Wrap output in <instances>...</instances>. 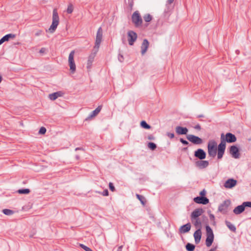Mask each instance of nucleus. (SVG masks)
Returning a JSON list of instances; mask_svg holds the SVG:
<instances>
[{
  "instance_id": "f257e3e1",
  "label": "nucleus",
  "mask_w": 251,
  "mask_h": 251,
  "mask_svg": "<svg viewBox=\"0 0 251 251\" xmlns=\"http://www.w3.org/2000/svg\"><path fill=\"white\" fill-rule=\"evenodd\" d=\"M59 18L58 16V14L57 13V11L56 9H54L53 10L52 13V22L51 25L49 28V31L53 33L57 28V27L59 24Z\"/></svg>"
},
{
  "instance_id": "f03ea898",
  "label": "nucleus",
  "mask_w": 251,
  "mask_h": 251,
  "mask_svg": "<svg viewBox=\"0 0 251 251\" xmlns=\"http://www.w3.org/2000/svg\"><path fill=\"white\" fill-rule=\"evenodd\" d=\"M221 143H223L226 146V142L229 143H234L236 141L237 138L234 134L228 132L225 136L223 133L221 135Z\"/></svg>"
},
{
  "instance_id": "7ed1b4c3",
  "label": "nucleus",
  "mask_w": 251,
  "mask_h": 251,
  "mask_svg": "<svg viewBox=\"0 0 251 251\" xmlns=\"http://www.w3.org/2000/svg\"><path fill=\"white\" fill-rule=\"evenodd\" d=\"M207 148L209 156L213 158L215 157L218 150L217 143L213 140H210L208 143Z\"/></svg>"
},
{
  "instance_id": "20e7f679",
  "label": "nucleus",
  "mask_w": 251,
  "mask_h": 251,
  "mask_svg": "<svg viewBox=\"0 0 251 251\" xmlns=\"http://www.w3.org/2000/svg\"><path fill=\"white\" fill-rule=\"evenodd\" d=\"M205 228L206 235L205 244L207 247H209L213 242L214 235L212 228L209 226H206Z\"/></svg>"
},
{
  "instance_id": "39448f33",
  "label": "nucleus",
  "mask_w": 251,
  "mask_h": 251,
  "mask_svg": "<svg viewBox=\"0 0 251 251\" xmlns=\"http://www.w3.org/2000/svg\"><path fill=\"white\" fill-rule=\"evenodd\" d=\"M131 20L132 23L136 27H139L142 24V19L139 11H136L133 13L131 16Z\"/></svg>"
},
{
  "instance_id": "423d86ee",
  "label": "nucleus",
  "mask_w": 251,
  "mask_h": 251,
  "mask_svg": "<svg viewBox=\"0 0 251 251\" xmlns=\"http://www.w3.org/2000/svg\"><path fill=\"white\" fill-rule=\"evenodd\" d=\"M102 39V29L101 27H100L97 31L96 38L95 43V46L93 48L94 50H99L101 42Z\"/></svg>"
},
{
  "instance_id": "0eeeda50",
  "label": "nucleus",
  "mask_w": 251,
  "mask_h": 251,
  "mask_svg": "<svg viewBox=\"0 0 251 251\" xmlns=\"http://www.w3.org/2000/svg\"><path fill=\"white\" fill-rule=\"evenodd\" d=\"M231 204L229 200H225L218 207V210L223 214H226L228 212V208Z\"/></svg>"
},
{
  "instance_id": "6e6552de",
  "label": "nucleus",
  "mask_w": 251,
  "mask_h": 251,
  "mask_svg": "<svg viewBox=\"0 0 251 251\" xmlns=\"http://www.w3.org/2000/svg\"><path fill=\"white\" fill-rule=\"evenodd\" d=\"M75 53V51L72 50L69 54L68 59L70 70L72 73H74L76 70L75 64L74 61Z\"/></svg>"
},
{
  "instance_id": "1a4fd4ad",
  "label": "nucleus",
  "mask_w": 251,
  "mask_h": 251,
  "mask_svg": "<svg viewBox=\"0 0 251 251\" xmlns=\"http://www.w3.org/2000/svg\"><path fill=\"white\" fill-rule=\"evenodd\" d=\"M186 138L190 142L195 145H200L203 143L202 139L194 135H188Z\"/></svg>"
},
{
  "instance_id": "9d476101",
  "label": "nucleus",
  "mask_w": 251,
  "mask_h": 251,
  "mask_svg": "<svg viewBox=\"0 0 251 251\" xmlns=\"http://www.w3.org/2000/svg\"><path fill=\"white\" fill-rule=\"evenodd\" d=\"M127 37L129 45L132 46L137 38V34L134 31L129 30L127 32Z\"/></svg>"
},
{
  "instance_id": "9b49d317",
  "label": "nucleus",
  "mask_w": 251,
  "mask_h": 251,
  "mask_svg": "<svg viewBox=\"0 0 251 251\" xmlns=\"http://www.w3.org/2000/svg\"><path fill=\"white\" fill-rule=\"evenodd\" d=\"M229 151L232 157L236 159L240 157L239 150L236 146L233 145L230 146Z\"/></svg>"
},
{
  "instance_id": "f8f14e48",
  "label": "nucleus",
  "mask_w": 251,
  "mask_h": 251,
  "mask_svg": "<svg viewBox=\"0 0 251 251\" xmlns=\"http://www.w3.org/2000/svg\"><path fill=\"white\" fill-rule=\"evenodd\" d=\"M226 146L224 145L223 143H220L218 147V153H217V158L219 159H221L223 155L224 154L225 150H226Z\"/></svg>"
},
{
  "instance_id": "ddd939ff",
  "label": "nucleus",
  "mask_w": 251,
  "mask_h": 251,
  "mask_svg": "<svg viewBox=\"0 0 251 251\" xmlns=\"http://www.w3.org/2000/svg\"><path fill=\"white\" fill-rule=\"evenodd\" d=\"M237 181L233 178L228 179L224 183V187L227 189H231L236 185Z\"/></svg>"
},
{
  "instance_id": "4468645a",
  "label": "nucleus",
  "mask_w": 251,
  "mask_h": 251,
  "mask_svg": "<svg viewBox=\"0 0 251 251\" xmlns=\"http://www.w3.org/2000/svg\"><path fill=\"white\" fill-rule=\"evenodd\" d=\"M206 152L203 150L199 149L194 152V156L200 160H203L206 158Z\"/></svg>"
},
{
  "instance_id": "2eb2a0df",
  "label": "nucleus",
  "mask_w": 251,
  "mask_h": 251,
  "mask_svg": "<svg viewBox=\"0 0 251 251\" xmlns=\"http://www.w3.org/2000/svg\"><path fill=\"white\" fill-rule=\"evenodd\" d=\"M209 165V162L207 160H200L195 162V166L200 169H203Z\"/></svg>"
},
{
  "instance_id": "dca6fc26",
  "label": "nucleus",
  "mask_w": 251,
  "mask_h": 251,
  "mask_svg": "<svg viewBox=\"0 0 251 251\" xmlns=\"http://www.w3.org/2000/svg\"><path fill=\"white\" fill-rule=\"evenodd\" d=\"M98 50L93 49V52L89 55L87 61V68H90Z\"/></svg>"
},
{
  "instance_id": "f3484780",
  "label": "nucleus",
  "mask_w": 251,
  "mask_h": 251,
  "mask_svg": "<svg viewBox=\"0 0 251 251\" xmlns=\"http://www.w3.org/2000/svg\"><path fill=\"white\" fill-rule=\"evenodd\" d=\"M194 201L199 204H206L209 202V200L205 197H197L194 198Z\"/></svg>"
},
{
  "instance_id": "a211bd4d",
  "label": "nucleus",
  "mask_w": 251,
  "mask_h": 251,
  "mask_svg": "<svg viewBox=\"0 0 251 251\" xmlns=\"http://www.w3.org/2000/svg\"><path fill=\"white\" fill-rule=\"evenodd\" d=\"M203 212L204 211L202 208H197L192 212L190 218H192L193 219L199 218V216H200Z\"/></svg>"
},
{
  "instance_id": "6ab92c4d",
  "label": "nucleus",
  "mask_w": 251,
  "mask_h": 251,
  "mask_svg": "<svg viewBox=\"0 0 251 251\" xmlns=\"http://www.w3.org/2000/svg\"><path fill=\"white\" fill-rule=\"evenodd\" d=\"M194 237L196 244H197L199 243L201 238V229H200V228L197 229L196 231L194 233Z\"/></svg>"
},
{
  "instance_id": "aec40b11",
  "label": "nucleus",
  "mask_w": 251,
  "mask_h": 251,
  "mask_svg": "<svg viewBox=\"0 0 251 251\" xmlns=\"http://www.w3.org/2000/svg\"><path fill=\"white\" fill-rule=\"evenodd\" d=\"M176 131L178 135H184L187 133L188 130L185 127L177 126L176 127Z\"/></svg>"
},
{
  "instance_id": "412c9836",
  "label": "nucleus",
  "mask_w": 251,
  "mask_h": 251,
  "mask_svg": "<svg viewBox=\"0 0 251 251\" xmlns=\"http://www.w3.org/2000/svg\"><path fill=\"white\" fill-rule=\"evenodd\" d=\"M191 224L190 223H188L182 226L179 229V231L180 233H185L190 231L191 229Z\"/></svg>"
},
{
  "instance_id": "4be33fe9",
  "label": "nucleus",
  "mask_w": 251,
  "mask_h": 251,
  "mask_svg": "<svg viewBox=\"0 0 251 251\" xmlns=\"http://www.w3.org/2000/svg\"><path fill=\"white\" fill-rule=\"evenodd\" d=\"M149 46V42L147 39H145L143 40L141 45V54L144 55L147 51Z\"/></svg>"
},
{
  "instance_id": "5701e85b",
  "label": "nucleus",
  "mask_w": 251,
  "mask_h": 251,
  "mask_svg": "<svg viewBox=\"0 0 251 251\" xmlns=\"http://www.w3.org/2000/svg\"><path fill=\"white\" fill-rule=\"evenodd\" d=\"M102 109V106H98L94 111L92 112L90 115L86 119V120H88L92 119V118L97 116L101 111Z\"/></svg>"
},
{
  "instance_id": "b1692460",
  "label": "nucleus",
  "mask_w": 251,
  "mask_h": 251,
  "mask_svg": "<svg viewBox=\"0 0 251 251\" xmlns=\"http://www.w3.org/2000/svg\"><path fill=\"white\" fill-rule=\"evenodd\" d=\"M16 37V35L12 33L4 35L0 39V45L5 41H8L10 39H14Z\"/></svg>"
},
{
  "instance_id": "393cba45",
  "label": "nucleus",
  "mask_w": 251,
  "mask_h": 251,
  "mask_svg": "<svg viewBox=\"0 0 251 251\" xmlns=\"http://www.w3.org/2000/svg\"><path fill=\"white\" fill-rule=\"evenodd\" d=\"M191 218V221L192 224L194 225L196 229L201 228V222L200 218Z\"/></svg>"
},
{
  "instance_id": "a878e982",
  "label": "nucleus",
  "mask_w": 251,
  "mask_h": 251,
  "mask_svg": "<svg viewBox=\"0 0 251 251\" xmlns=\"http://www.w3.org/2000/svg\"><path fill=\"white\" fill-rule=\"evenodd\" d=\"M63 93L61 91H58L49 95V98L52 100H54L59 97L62 96Z\"/></svg>"
},
{
  "instance_id": "bb28decb",
  "label": "nucleus",
  "mask_w": 251,
  "mask_h": 251,
  "mask_svg": "<svg viewBox=\"0 0 251 251\" xmlns=\"http://www.w3.org/2000/svg\"><path fill=\"white\" fill-rule=\"evenodd\" d=\"M245 208L243 203L241 205L236 206L233 210V213L236 215H238L245 211Z\"/></svg>"
},
{
  "instance_id": "cd10ccee",
  "label": "nucleus",
  "mask_w": 251,
  "mask_h": 251,
  "mask_svg": "<svg viewBox=\"0 0 251 251\" xmlns=\"http://www.w3.org/2000/svg\"><path fill=\"white\" fill-rule=\"evenodd\" d=\"M225 224H226V226H227V227L231 231H232L233 232L236 231V227L233 225H232L230 222L226 220L225 221Z\"/></svg>"
},
{
  "instance_id": "c85d7f7f",
  "label": "nucleus",
  "mask_w": 251,
  "mask_h": 251,
  "mask_svg": "<svg viewBox=\"0 0 251 251\" xmlns=\"http://www.w3.org/2000/svg\"><path fill=\"white\" fill-rule=\"evenodd\" d=\"M136 196L143 205H145L146 204V200L145 197L139 194H136Z\"/></svg>"
},
{
  "instance_id": "c756f323",
  "label": "nucleus",
  "mask_w": 251,
  "mask_h": 251,
  "mask_svg": "<svg viewBox=\"0 0 251 251\" xmlns=\"http://www.w3.org/2000/svg\"><path fill=\"white\" fill-rule=\"evenodd\" d=\"M185 247L187 251H194L195 248V246L192 244L188 243L186 245Z\"/></svg>"
},
{
  "instance_id": "7c9ffc66",
  "label": "nucleus",
  "mask_w": 251,
  "mask_h": 251,
  "mask_svg": "<svg viewBox=\"0 0 251 251\" xmlns=\"http://www.w3.org/2000/svg\"><path fill=\"white\" fill-rule=\"evenodd\" d=\"M140 126L142 127L147 129H149L151 128V126L148 124L145 121H142L140 123Z\"/></svg>"
},
{
  "instance_id": "2f4dec72",
  "label": "nucleus",
  "mask_w": 251,
  "mask_h": 251,
  "mask_svg": "<svg viewBox=\"0 0 251 251\" xmlns=\"http://www.w3.org/2000/svg\"><path fill=\"white\" fill-rule=\"evenodd\" d=\"M30 190L29 189H21L17 191L20 194H28L30 193Z\"/></svg>"
},
{
  "instance_id": "473e14b6",
  "label": "nucleus",
  "mask_w": 251,
  "mask_h": 251,
  "mask_svg": "<svg viewBox=\"0 0 251 251\" xmlns=\"http://www.w3.org/2000/svg\"><path fill=\"white\" fill-rule=\"evenodd\" d=\"M144 20L146 22H150L152 19V17L150 14H145L143 17Z\"/></svg>"
},
{
  "instance_id": "72a5a7b5",
  "label": "nucleus",
  "mask_w": 251,
  "mask_h": 251,
  "mask_svg": "<svg viewBox=\"0 0 251 251\" xmlns=\"http://www.w3.org/2000/svg\"><path fill=\"white\" fill-rule=\"evenodd\" d=\"M148 147L152 151L155 150L157 147L156 145L153 142H149L148 144Z\"/></svg>"
},
{
  "instance_id": "f704fd0d",
  "label": "nucleus",
  "mask_w": 251,
  "mask_h": 251,
  "mask_svg": "<svg viewBox=\"0 0 251 251\" xmlns=\"http://www.w3.org/2000/svg\"><path fill=\"white\" fill-rule=\"evenodd\" d=\"M3 213L6 215H11L14 213V211L8 209H4L2 211Z\"/></svg>"
},
{
  "instance_id": "c9c22d12",
  "label": "nucleus",
  "mask_w": 251,
  "mask_h": 251,
  "mask_svg": "<svg viewBox=\"0 0 251 251\" xmlns=\"http://www.w3.org/2000/svg\"><path fill=\"white\" fill-rule=\"evenodd\" d=\"M74 10L73 6L72 4H70L68 6V8L67 9V12L68 14H71L73 12Z\"/></svg>"
},
{
  "instance_id": "e433bc0d",
  "label": "nucleus",
  "mask_w": 251,
  "mask_h": 251,
  "mask_svg": "<svg viewBox=\"0 0 251 251\" xmlns=\"http://www.w3.org/2000/svg\"><path fill=\"white\" fill-rule=\"evenodd\" d=\"M97 193L100 194L103 196H108L109 195V192L107 189H105L102 192L96 191Z\"/></svg>"
},
{
  "instance_id": "4c0bfd02",
  "label": "nucleus",
  "mask_w": 251,
  "mask_h": 251,
  "mask_svg": "<svg viewBox=\"0 0 251 251\" xmlns=\"http://www.w3.org/2000/svg\"><path fill=\"white\" fill-rule=\"evenodd\" d=\"M80 247L83 249V250H84L85 251H92L90 248L86 246L85 245H83V244H80Z\"/></svg>"
},
{
  "instance_id": "58836bf2",
  "label": "nucleus",
  "mask_w": 251,
  "mask_h": 251,
  "mask_svg": "<svg viewBox=\"0 0 251 251\" xmlns=\"http://www.w3.org/2000/svg\"><path fill=\"white\" fill-rule=\"evenodd\" d=\"M243 206L245 208L246 207H251V201H245L243 203Z\"/></svg>"
},
{
  "instance_id": "ea45409f",
  "label": "nucleus",
  "mask_w": 251,
  "mask_h": 251,
  "mask_svg": "<svg viewBox=\"0 0 251 251\" xmlns=\"http://www.w3.org/2000/svg\"><path fill=\"white\" fill-rule=\"evenodd\" d=\"M46 128L45 127H41L39 131V133L41 134H44L46 132Z\"/></svg>"
},
{
  "instance_id": "a19ab883",
  "label": "nucleus",
  "mask_w": 251,
  "mask_h": 251,
  "mask_svg": "<svg viewBox=\"0 0 251 251\" xmlns=\"http://www.w3.org/2000/svg\"><path fill=\"white\" fill-rule=\"evenodd\" d=\"M109 189L112 192H114L115 191V187H114L113 183H112V182H109Z\"/></svg>"
},
{
  "instance_id": "79ce46f5",
  "label": "nucleus",
  "mask_w": 251,
  "mask_h": 251,
  "mask_svg": "<svg viewBox=\"0 0 251 251\" xmlns=\"http://www.w3.org/2000/svg\"><path fill=\"white\" fill-rule=\"evenodd\" d=\"M180 140V142L183 145H187L189 144V143L188 141H187L186 140H184L183 138H180L179 139Z\"/></svg>"
},
{
  "instance_id": "37998d69",
  "label": "nucleus",
  "mask_w": 251,
  "mask_h": 251,
  "mask_svg": "<svg viewBox=\"0 0 251 251\" xmlns=\"http://www.w3.org/2000/svg\"><path fill=\"white\" fill-rule=\"evenodd\" d=\"M167 135L171 139H173L175 137V135H174V133L168 132Z\"/></svg>"
},
{
  "instance_id": "c03bdc74",
  "label": "nucleus",
  "mask_w": 251,
  "mask_h": 251,
  "mask_svg": "<svg viewBox=\"0 0 251 251\" xmlns=\"http://www.w3.org/2000/svg\"><path fill=\"white\" fill-rule=\"evenodd\" d=\"M148 139L150 140H154L155 139V137L152 134H150L148 136Z\"/></svg>"
},
{
  "instance_id": "a18cd8bd",
  "label": "nucleus",
  "mask_w": 251,
  "mask_h": 251,
  "mask_svg": "<svg viewBox=\"0 0 251 251\" xmlns=\"http://www.w3.org/2000/svg\"><path fill=\"white\" fill-rule=\"evenodd\" d=\"M43 33V31L42 30H38L35 34L36 36H38L41 35Z\"/></svg>"
},
{
  "instance_id": "49530a36",
  "label": "nucleus",
  "mask_w": 251,
  "mask_h": 251,
  "mask_svg": "<svg viewBox=\"0 0 251 251\" xmlns=\"http://www.w3.org/2000/svg\"><path fill=\"white\" fill-rule=\"evenodd\" d=\"M118 59L121 62H123V61H124L123 56L121 54H119L118 56Z\"/></svg>"
},
{
  "instance_id": "de8ad7c7",
  "label": "nucleus",
  "mask_w": 251,
  "mask_h": 251,
  "mask_svg": "<svg viewBox=\"0 0 251 251\" xmlns=\"http://www.w3.org/2000/svg\"><path fill=\"white\" fill-rule=\"evenodd\" d=\"M195 129L200 130L201 129V126L199 124H197L193 127Z\"/></svg>"
},
{
  "instance_id": "09e8293b",
  "label": "nucleus",
  "mask_w": 251,
  "mask_h": 251,
  "mask_svg": "<svg viewBox=\"0 0 251 251\" xmlns=\"http://www.w3.org/2000/svg\"><path fill=\"white\" fill-rule=\"evenodd\" d=\"M46 50H46V49L45 48H42L40 50H39V52H40V53H45V52H46Z\"/></svg>"
},
{
  "instance_id": "8fccbe9b",
  "label": "nucleus",
  "mask_w": 251,
  "mask_h": 251,
  "mask_svg": "<svg viewBox=\"0 0 251 251\" xmlns=\"http://www.w3.org/2000/svg\"><path fill=\"white\" fill-rule=\"evenodd\" d=\"M205 194H206V192L204 190H203L202 191H201L200 193V195L201 196V197H204Z\"/></svg>"
},
{
  "instance_id": "3c124183",
  "label": "nucleus",
  "mask_w": 251,
  "mask_h": 251,
  "mask_svg": "<svg viewBox=\"0 0 251 251\" xmlns=\"http://www.w3.org/2000/svg\"><path fill=\"white\" fill-rule=\"evenodd\" d=\"M209 218L210 220L214 221L215 220L214 215L213 214H210L209 215Z\"/></svg>"
},
{
  "instance_id": "603ef678",
  "label": "nucleus",
  "mask_w": 251,
  "mask_h": 251,
  "mask_svg": "<svg viewBox=\"0 0 251 251\" xmlns=\"http://www.w3.org/2000/svg\"><path fill=\"white\" fill-rule=\"evenodd\" d=\"M123 247V246H121L119 247L118 248L117 251H122Z\"/></svg>"
},
{
  "instance_id": "864d4df0",
  "label": "nucleus",
  "mask_w": 251,
  "mask_h": 251,
  "mask_svg": "<svg viewBox=\"0 0 251 251\" xmlns=\"http://www.w3.org/2000/svg\"><path fill=\"white\" fill-rule=\"evenodd\" d=\"M174 0H167V2L169 4H171L174 2Z\"/></svg>"
},
{
  "instance_id": "5fc2aeb1",
  "label": "nucleus",
  "mask_w": 251,
  "mask_h": 251,
  "mask_svg": "<svg viewBox=\"0 0 251 251\" xmlns=\"http://www.w3.org/2000/svg\"><path fill=\"white\" fill-rule=\"evenodd\" d=\"M133 1L131 0V2H129V5L130 6V7H132L133 6Z\"/></svg>"
},
{
  "instance_id": "6e6d98bb",
  "label": "nucleus",
  "mask_w": 251,
  "mask_h": 251,
  "mask_svg": "<svg viewBox=\"0 0 251 251\" xmlns=\"http://www.w3.org/2000/svg\"><path fill=\"white\" fill-rule=\"evenodd\" d=\"M198 118H203L204 117V115H199L197 116Z\"/></svg>"
},
{
  "instance_id": "4d7b16f0",
  "label": "nucleus",
  "mask_w": 251,
  "mask_h": 251,
  "mask_svg": "<svg viewBox=\"0 0 251 251\" xmlns=\"http://www.w3.org/2000/svg\"><path fill=\"white\" fill-rule=\"evenodd\" d=\"M81 150H82V149L81 148H76L75 149V151Z\"/></svg>"
},
{
  "instance_id": "13d9d810",
  "label": "nucleus",
  "mask_w": 251,
  "mask_h": 251,
  "mask_svg": "<svg viewBox=\"0 0 251 251\" xmlns=\"http://www.w3.org/2000/svg\"><path fill=\"white\" fill-rule=\"evenodd\" d=\"M215 249H211L209 251H215Z\"/></svg>"
},
{
  "instance_id": "bf43d9fd",
  "label": "nucleus",
  "mask_w": 251,
  "mask_h": 251,
  "mask_svg": "<svg viewBox=\"0 0 251 251\" xmlns=\"http://www.w3.org/2000/svg\"><path fill=\"white\" fill-rule=\"evenodd\" d=\"M76 158L78 160L79 159V156L78 155H76Z\"/></svg>"
},
{
  "instance_id": "052dcab7",
  "label": "nucleus",
  "mask_w": 251,
  "mask_h": 251,
  "mask_svg": "<svg viewBox=\"0 0 251 251\" xmlns=\"http://www.w3.org/2000/svg\"><path fill=\"white\" fill-rule=\"evenodd\" d=\"M2 80V77L0 75V83L1 82Z\"/></svg>"
},
{
  "instance_id": "680f3d73",
  "label": "nucleus",
  "mask_w": 251,
  "mask_h": 251,
  "mask_svg": "<svg viewBox=\"0 0 251 251\" xmlns=\"http://www.w3.org/2000/svg\"><path fill=\"white\" fill-rule=\"evenodd\" d=\"M187 149V147H186V148H183V150H186Z\"/></svg>"
}]
</instances>
